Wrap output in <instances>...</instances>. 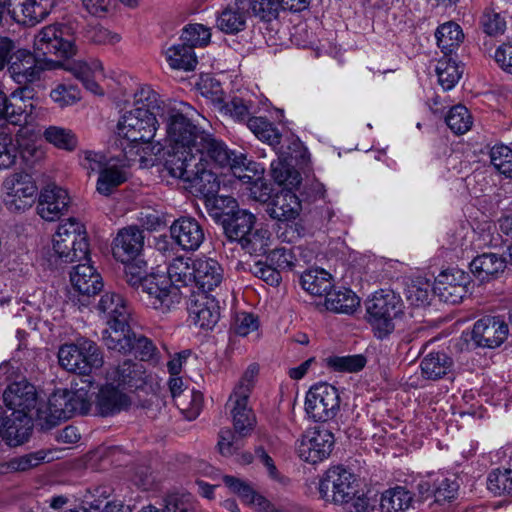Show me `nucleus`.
Instances as JSON below:
<instances>
[{"label":"nucleus","instance_id":"16","mask_svg":"<svg viewBox=\"0 0 512 512\" xmlns=\"http://www.w3.org/2000/svg\"><path fill=\"white\" fill-rule=\"evenodd\" d=\"M339 409L337 389L328 383L312 386L305 398V411L315 421H327L333 418Z\"/></svg>","mask_w":512,"mask_h":512},{"label":"nucleus","instance_id":"53","mask_svg":"<svg viewBox=\"0 0 512 512\" xmlns=\"http://www.w3.org/2000/svg\"><path fill=\"white\" fill-rule=\"evenodd\" d=\"M273 178L280 185L286 186L288 190L297 187L301 182V176L288 163L277 161L271 164Z\"/></svg>","mask_w":512,"mask_h":512},{"label":"nucleus","instance_id":"3","mask_svg":"<svg viewBox=\"0 0 512 512\" xmlns=\"http://www.w3.org/2000/svg\"><path fill=\"white\" fill-rule=\"evenodd\" d=\"M123 110L116 126V135L125 158L138 161L140 167L152 166L156 154L161 150L159 144L152 143L159 119L148 112Z\"/></svg>","mask_w":512,"mask_h":512},{"label":"nucleus","instance_id":"60","mask_svg":"<svg viewBox=\"0 0 512 512\" xmlns=\"http://www.w3.org/2000/svg\"><path fill=\"white\" fill-rule=\"evenodd\" d=\"M78 162L81 168L90 175L96 172L99 174L109 162V159L100 152L83 150L78 154Z\"/></svg>","mask_w":512,"mask_h":512},{"label":"nucleus","instance_id":"43","mask_svg":"<svg viewBox=\"0 0 512 512\" xmlns=\"http://www.w3.org/2000/svg\"><path fill=\"white\" fill-rule=\"evenodd\" d=\"M301 285L311 295L326 297L330 292L331 277L323 269H311L301 276Z\"/></svg>","mask_w":512,"mask_h":512},{"label":"nucleus","instance_id":"61","mask_svg":"<svg viewBox=\"0 0 512 512\" xmlns=\"http://www.w3.org/2000/svg\"><path fill=\"white\" fill-rule=\"evenodd\" d=\"M50 97L55 104L64 108L80 100V90L73 85L58 84L51 90Z\"/></svg>","mask_w":512,"mask_h":512},{"label":"nucleus","instance_id":"27","mask_svg":"<svg viewBox=\"0 0 512 512\" xmlns=\"http://www.w3.org/2000/svg\"><path fill=\"white\" fill-rule=\"evenodd\" d=\"M64 69L80 80L90 92L98 95L103 94V90L98 84L104 78L103 66L99 60H90L89 62L75 60L67 63Z\"/></svg>","mask_w":512,"mask_h":512},{"label":"nucleus","instance_id":"49","mask_svg":"<svg viewBox=\"0 0 512 512\" xmlns=\"http://www.w3.org/2000/svg\"><path fill=\"white\" fill-rule=\"evenodd\" d=\"M436 73L438 76L439 84L445 90H449L455 86V84L461 78L463 69L458 63L447 56L440 59L436 66Z\"/></svg>","mask_w":512,"mask_h":512},{"label":"nucleus","instance_id":"28","mask_svg":"<svg viewBox=\"0 0 512 512\" xmlns=\"http://www.w3.org/2000/svg\"><path fill=\"white\" fill-rule=\"evenodd\" d=\"M248 0L230 1L217 17V27L225 33H237L244 29L249 15Z\"/></svg>","mask_w":512,"mask_h":512},{"label":"nucleus","instance_id":"40","mask_svg":"<svg viewBox=\"0 0 512 512\" xmlns=\"http://www.w3.org/2000/svg\"><path fill=\"white\" fill-rule=\"evenodd\" d=\"M411 508H413V497L403 487L388 489L381 495V512H408Z\"/></svg>","mask_w":512,"mask_h":512},{"label":"nucleus","instance_id":"11","mask_svg":"<svg viewBox=\"0 0 512 512\" xmlns=\"http://www.w3.org/2000/svg\"><path fill=\"white\" fill-rule=\"evenodd\" d=\"M38 136L33 128L23 127L15 136L0 131V169H7L21 158L29 163L43 157V150L38 145Z\"/></svg>","mask_w":512,"mask_h":512},{"label":"nucleus","instance_id":"7","mask_svg":"<svg viewBox=\"0 0 512 512\" xmlns=\"http://www.w3.org/2000/svg\"><path fill=\"white\" fill-rule=\"evenodd\" d=\"M125 265V278L129 285L141 289L146 294V302L153 309L166 313L178 306L182 293L172 288L167 276L160 273H146V262L140 257Z\"/></svg>","mask_w":512,"mask_h":512},{"label":"nucleus","instance_id":"22","mask_svg":"<svg viewBox=\"0 0 512 512\" xmlns=\"http://www.w3.org/2000/svg\"><path fill=\"white\" fill-rule=\"evenodd\" d=\"M508 332V325L502 319L484 317L474 324L472 338L478 346L495 348L505 341Z\"/></svg>","mask_w":512,"mask_h":512},{"label":"nucleus","instance_id":"12","mask_svg":"<svg viewBox=\"0 0 512 512\" xmlns=\"http://www.w3.org/2000/svg\"><path fill=\"white\" fill-rule=\"evenodd\" d=\"M52 251L56 259L65 263L86 259L89 244L84 225L76 219L60 223L52 238Z\"/></svg>","mask_w":512,"mask_h":512},{"label":"nucleus","instance_id":"46","mask_svg":"<svg viewBox=\"0 0 512 512\" xmlns=\"http://www.w3.org/2000/svg\"><path fill=\"white\" fill-rule=\"evenodd\" d=\"M7 113L4 114L8 121L13 124L27 123L32 113L33 104L29 99H24L23 92H14L9 101L7 100Z\"/></svg>","mask_w":512,"mask_h":512},{"label":"nucleus","instance_id":"26","mask_svg":"<svg viewBox=\"0 0 512 512\" xmlns=\"http://www.w3.org/2000/svg\"><path fill=\"white\" fill-rule=\"evenodd\" d=\"M220 310L214 297L206 294L198 295L189 307V319L201 329H212L218 322Z\"/></svg>","mask_w":512,"mask_h":512},{"label":"nucleus","instance_id":"48","mask_svg":"<svg viewBox=\"0 0 512 512\" xmlns=\"http://www.w3.org/2000/svg\"><path fill=\"white\" fill-rule=\"evenodd\" d=\"M249 130L262 142L270 146L280 143L281 134L278 129L263 117H251L248 119Z\"/></svg>","mask_w":512,"mask_h":512},{"label":"nucleus","instance_id":"63","mask_svg":"<svg viewBox=\"0 0 512 512\" xmlns=\"http://www.w3.org/2000/svg\"><path fill=\"white\" fill-rule=\"evenodd\" d=\"M481 24L486 34L497 36L504 33L506 29V22L499 13L487 9L484 11L481 18Z\"/></svg>","mask_w":512,"mask_h":512},{"label":"nucleus","instance_id":"56","mask_svg":"<svg viewBox=\"0 0 512 512\" xmlns=\"http://www.w3.org/2000/svg\"><path fill=\"white\" fill-rule=\"evenodd\" d=\"M198 85L201 94L212 102L215 109L218 110L225 107V97L219 81L206 75L201 78Z\"/></svg>","mask_w":512,"mask_h":512},{"label":"nucleus","instance_id":"64","mask_svg":"<svg viewBox=\"0 0 512 512\" xmlns=\"http://www.w3.org/2000/svg\"><path fill=\"white\" fill-rule=\"evenodd\" d=\"M224 108L218 109L221 114L229 115L237 121L245 120L250 113V105L243 99L234 97L224 101Z\"/></svg>","mask_w":512,"mask_h":512},{"label":"nucleus","instance_id":"29","mask_svg":"<svg viewBox=\"0 0 512 512\" xmlns=\"http://www.w3.org/2000/svg\"><path fill=\"white\" fill-rule=\"evenodd\" d=\"M107 381H112L127 392L138 389L146 382L145 367L142 363L126 360L108 373Z\"/></svg>","mask_w":512,"mask_h":512},{"label":"nucleus","instance_id":"31","mask_svg":"<svg viewBox=\"0 0 512 512\" xmlns=\"http://www.w3.org/2000/svg\"><path fill=\"white\" fill-rule=\"evenodd\" d=\"M129 404L130 398L127 391L112 381H107V384L99 389L96 396V405L103 415L119 412L127 408Z\"/></svg>","mask_w":512,"mask_h":512},{"label":"nucleus","instance_id":"45","mask_svg":"<svg viewBox=\"0 0 512 512\" xmlns=\"http://www.w3.org/2000/svg\"><path fill=\"white\" fill-rule=\"evenodd\" d=\"M43 137L49 144L67 152L74 151L78 146V137L69 128L49 126L44 130Z\"/></svg>","mask_w":512,"mask_h":512},{"label":"nucleus","instance_id":"35","mask_svg":"<svg viewBox=\"0 0 512 512\" xmlns=\"http://www.w3.org/2000/svg\"><path fill=\"white\" fill-rule=\"evenodd\" d=\"M135 333H133L128 325V321L123 323H115V325L107 324L103 331V341L109 350L127 354L135 341Z\"/></svg>","mask_w":512,"mask_h":512},{"label":"nucleus","instance_id":"44","mask_svg":"<svg viewBox=\"0 0 512 512\" xmlns=\"http://www.w3.org/2000/svg\"><path fill=\"white\" fill-rule=\"evenodd\" d=\"M327 310L352 313L359 305V298L349 289L330 291L324 301Z\"/></svg>","mask_w":512,"mask_h":512},{"label":"nucleus","instance_id":"54","mask_svg":"<svg viewBox=\"0 0 512 512\" xmlns=\"http://www.w3.org/2000/svg\"><path fill=\"white\" fill-rule=\"evenodd\" d=\"M327 366L336 372L354 373L365 366L361 355L331 356L326 359Z\"/></svg>","mask_w":512,"mask_h":512},{"label":"nucleus","instance_id":"1","mask_svg":"<svg viewBox=\"0 0 512 512\" xmlns=\"http://www.w3.org/2000/svg\"><path fill=\"white\" fill-rule=\"evenodd\" d=\"M178 140L168 145L170 152L164 167L194 194L206 198L218 193L220 181L213 170L216 167L228 168L243 183H249L256 175V169L243 154L229 151L223 142L196 125Z\"/></svg>","mask_w":512,"mask_h":512},{"label":"nucleus","instance_id":"33","mask_svg":"<svg viewBox=\"0 0 512 512\" xmlns=\"http://www.w3.org/2000/svg\"><path fill=\"white\" fill-rule=\"evenodd\" d=\"M99 316L107 324L123 323L129 320V310L121 294L105 292L96 307Z\"/></svg>","mask_w":512,"mask_h":512},{"label":"nucleus","instance_id":"13","mask_svg":"<svg viewBox=\"0 0 512 512\" xmlns=\"http://www.w3.org/2000/svg\"><path fill=\"white\" fill-rule=\"evenodd\" d=\"M60 365L67 371L83 375L81 379H88V374L103 364V357L99 347L91 340L79 339L76 343L65 344L58 352Z\"/></svg>","mask_w":512,"mask_h":512},{"label":"nucleus","instance_id":"52","mask_svg":"<svg viewBox=\"0 0 512 512\" xmlns=\"http://www.w3.org/2000/svg\"><path fill=\"white\" fill-rule=\"evenodd\" d=\"M446 123L455 134L461 135L470 130L473 118L465 106L456 105L447 114Z\"/></svg>","mask_w":512,"mask_h":512},{"label":"nucleus","instance_id":"8","mask_svg":"<svg viewBox=\"0 0 512 512\" xmlns=\"http://www.w3.org/2000/svg\"><path fill=\"white\" fill-rule=\"evenodd\" d=\"M258 373L259 366L255 363L250 364L234 385L226 402V410L234 430L240 435H250L256 425V416L249 404V397Z\"/></svg>","mask_w":512,"mask_h":512},{"label":"nucleus","instance_id":"23","mask_svg":"<svg viewBox=\"0 0 512 512\" xmlns=\"http://www.w3.org/2000/svg\"><path fill=\"white\" fill-rule=\"evenodd\" d=\"M222 479L230 492L236 494L244 504L252 507L256 512H282L276 509L268 499L257 493L245 480L230 475H224Z\"/></svg>","mask_w":512,"mask_h":512},{"label":"nucleus","instance_id":"10","mask_svg":"<svg viewBox=\"0 0 512 512\" xmlns=\"http://www.w3.org/2000/svg\"><path fill=\"white\" fill-rule=\"evenodd\" d=\"M367 312L376 335L383 338L394 331H403V301L392 290H380L367 302Z\"/></svg>","mask_w":512,"mask_h":512},{"label":"nucleus","instance_id":"38","mask_svg":"<svg viewBox=\"0 0 512 512\" xmlns=\"http://www.w3.org/2000/svg\"><path fill=\"white\" fill-rule=\"evenodd\" d=\"M164 56L168 65L175 70L191 71L197 65L194 50L183 42L167 48Z\"/></svg>","mask_w":512,"mask_h":512},{"label":"nucleus","instance_id":"50","mask_svg":"<svg viewBox=\"0 0 512 512\" xmlns=\"http://www.w3.org/2000/svg\"><path fill=\"white\" fill-rule=\"evenodd\" d=\"M430 281L424 277H416L410 280L406 287V298L415 306L429 303L431 291Z\"/></svg>","mask_w":512,"mask_h":512},{"label":"nucleus","instance_id":"14","mask_svg":"<svg viewBox=\"0 0 512 512\" xmlns=\"http://www.w3.org/2000/svg\"><path fill=\"white\" fill-rule=\"evenodd\" d=\"M33 48L39 57L56 55L69 58L77 52L72 28L59 23L47 25L39 30L34 36Z\"/></svg>","mask_w":512,"mask_h":512},{"label":"nucleus","instance_id":"30","mask_svg":"<svg viewBox=\"0 0 512 512\" xmlns=\"http://www.w3.org/2000/svg\"><path fill=\"white\" fill-rule=\"evenodd\" d=\"M302 210L299 198L290 190L277 193L268 204L267 212L271 218L290 222L296 220Z\"/></svg>","mask_w":512,"mask_h":512},{"label":"nucleus","instance_id":"17","mask_svg":"<svg viewBox=\"0 0 512 512\" xmlns=\"http://www.w3.org/2000/svg\"><path fill=\"white\" fill-rule=\"evenodd\" d=\"M334 445L333 434L321 427L306 430L297 441L296 451L300 459L316 464L327 459Z\"/></svg>","mask_w":512,"mask_h":512},{"label":"nucleus","instance_id":"4","mask_svg":"<svg viewBox=\"0 0 512 512\" xmlns=\"http://www.w3.org/2000/svg\"><path fill=\"white\" fill-rule=\"evenodd\" d=\"M123 109L148 112L165 123L166 142H178L180 136L195 126L189 119L190 106L184 102L163 101L149 86H140L135 91L125 94L119 101Z\"/></svg>","mask_w":512,"mask_h":512},{"label":"nucleus","instance_id":"15","mask_svg":"<svg viewBox=\"0 0 512 512\" xmlns=\"http://www.w3.org/2000/svg\"><path fill=\"white\" fill-rule=\"evenodd\" d=\"M3 201L8 210L25 211L33 204L38 187L26 172L9 174L2 183Z\"/></svg>","mask_w":512,"mask_h":512},{"label":"nucleus","instance_id":"47","mask_svg":"<svg viewBox=\"0 0 512 512\" xmlns=\"http://www.w3.org/2000/svg\"><path fill=\"white\" fill-rule=\"evenodd\" d=\"M435 36L438 47L445 54L458 48L464 37L461 27L454 22L442 24L437 29Z\"/></svg>","mask_w":512,"mask_h":512},{"label":"nucleus","instance_id":"24","mask_svg":"<svg viewBox=\"0 0 512 512\" xmlns=\"http://www.w3.org/2000/svg\"><path fill=\"white\" fill-rule=\"evenodd\" d=\"M172 239L184 250H197L204 240L200 224L193 218L182 217L170 226Z\"/></svg>","mask_w":512,"mask_h":512},{"label":"nucleus","instance_id":"39","mask_svg":"<svg viewBox=\"0 0 512 512\" xmlns=\"http://www.w3.org/2000/svg\"><path fill=\"white\" fill-rule=\"evenodd\" d=\"M453 360L443 352L429 353L421 362V371L424 377L431 380L440 379L451 373Z\"/></svg>","mask_w":512,"mask_h":512},{"label":"nucleus","instance_id":"9","mask_svg":"<svg viewBox=\"0 0 512 512\" xmlns=\"http://www.w3.org/2000/svg\"><path fill=\"white\" fill-rule=\"evenodd\" d=\"M13 43L6 37H0V71L8 65L11 78L20 85H26L39 79L44 69H52L58 63L39 57L29 50L20 48L13 51Z\"/></svg>","mask_w":512,"mask_h":512},{"label":"nucleus","instance_id":"2","mask_svg":"<svg viewBox=\"0 0 512 512\" xmlns=\"http://www.w3.org/2000/svg\"><path fill=\"white\" fill-rule=\"evenodd\" d=\"M3 399L7 409L0 406V435L8 445L18 446L27 441L36 422L37 392L32 384L19 381L7 387Z\"/></svg>","mask_w":512,"mask_h":512},{"label":"nucleus","instance_id":"6","mask_svg":"<svg viewBox=\"0 0 512 512\" xmlns=\"http://www.w3.org/2000/svg\"><path fill=\"white\" fill-rule=\"evenodd\" d=\"M92 381L79 379L74 382L73 390H57L51 394L45 403L37 407L36 423L42 429H49L60 420L68 419L75 413L86 414L92 403Z\"/></svg>","mask_w":512,"mask_h":512},{"label":"nucleus","instance_id":"37","mask_svg":"<svg viewBox=\"0 0 512 512\" xmlns=\"http://www.w3.org/2000/svg\"><path fill=\"white\" fill-rule=\"evenodd\" d=\"M256 223L255 215L246 210H237L232 216L223 221V227L229 239L241 243Z\"/></svg>","mask_w":512,"mask_h":512},{"label":"nucleus","instance_id":"42","mask_svg":"<svg viewBox=\"0 0 512 512\" xmlns=\"http://www.w3.org/2000/svg\"><path fill=\"white\" fill-rule=\"evenodd\" d=\"M272 242V234L263 224L257 222L247 236L240 243L242 248L250 254H265Z\"/></svg>","mask_w":512,"mask_h":512},{"label":"nucleus","instance_id":"20","mask_svg":"<svg viewBox=\"0 0 512 512\" xmlns=\"http://www.w3.org/2000/svg\"><path fill=\"white\" fill-rule=\"evenodd\" d=\"M144 235L141 230L130 226L121 229L112 243V254L119 262H131L141 256Z\"/></svg>","mask_w":512,"mask_h":512},{"label":"nucleus","instance_id":"59","mask_svg":"<svg viewBox=\"0 0 512 512\" xmlns=\"http://www.w3.org/2000/svg\"><path fill=\"white\" fill-rule=\"evenodd\" d=\"M488 489L495 495H502L512 491V470H494L488 477Z\"/></svg>","mask_w":512,"mask_h":512},{"label":"nucleus","instance_id":"55","mask_svg":"<svg viewBox=\"0 0 512 512\" xmlns=\"http://www.w3.org/2000/svg\"><path fill=\"white\" fill-rule=\"evenodd\" d=\"M490 160L499 173L512 178V149L505 145H496L490 151Z\"/></svg>","mask_w":512,"mask_h":512},{"label":"nucleus","instance_id":"58","mask_svg":"<svg viewBox=\"0 0 512 512\" xmlns=\"http://www.w3.org/2000/svg\"><path fill=\"white\" fill-rule=\"evenodd\" d=\"M52 459L53 455L51 452L41 450L12 459L10 461V468L15 471H26Z\"/></svg>","mask_w":512,"mask_h":512},{"label":"nucleus","instance_id":"32","mask_svg":"<svg viewBox=\"0 0 512 512\" xmlns=\"http://www.w3.org/2000/svg\"><path fill=\"white\" fill-rule=\"evenodd\" d=\"M194 284L204 292L213 291L224 280V270L212 258H196Z\"/></svg>","mask_w":512,"mask_h":512},{"label":"nucleus","instance_id":"51","mask_svg":"<svg viewBox=\"0 0 512 512\" xmlns=\"http://www.w3.org/2000/svg\"><path fill=\"white\" fill-rule=\"evenodd\" d=\"M248 435H240L235 430L222 429L219 432L217 450L224 457L235 456L244 446V438Z\"/></svg>","mask_w":512,"mask_h":512},{"label":"nucleus","instance_id":"62","mask_svg":"<svg viewBox=\"0 0 512 512\" xmlns=\"http://www.w3.org/2000/svg\"><path fill=\"white\" fill-rule=\"evenodd\" d=\"M206 200V205L214 211L215 216H219L220 214H224L227 216H232L235 213V208L237 207V203L234 198L230 196L218 195L215 193L210 197L204 198Z\"/></svg>","mask_w":512,"mask_h":512},{"label":"nucleus","instance_id":"18","mask_svg":"<svg viewBox=\"0 0 512 512\" xmlns=\"http://www.w3.org/2000/svg\"><path fill=\"white\" fill-rule=\"evenodd\" d=\"M469 276L458 268L442 271L435 279L433 291L440 300L457 304L467 293Z\"/></svg>","mask_w":512,"mask_h":512},{"label":"nucleus","instance_id":"21","mask_svg":"<svg viewBox=\"0 0 512 512\" xmlns=\"http://www.w3.org/2000/svg\"><path fill=\"white\" fill-rule=\"evenodd\" d=\"M54 6L55 0H9L8 11L16 22L33 25L46 18Z\"/></svg>","mask_w":512,"mask_h":512},{"label":"nucleus","instance_id":"5","mask_svg":"<svg viewBox=\"0 0 512 512\" xmlns=\"http://www.w3.org/2000/svg\"><path fill=\"white\" fill-rule=\"evenodd\" d=\"M320 497L345 512H371L373 506L361 491V483L355 474L342 466L329 468L319 482Z\"/></svg>","mask_w":512,"mask_h":512},{"label":"nucleus","instance_id":"41","mask_svg":"<svg viewBox=\"0 0 512 512\" xmlns=\"http://www.w3.org/2000/svg\"><path fill=\"white\" fill-rule=\"evenodd\" d=\"M504 268L505 260L494 253L479 255L470 263L471 272L482 281L503 272Z\"/></svg>","mask_w":512,"mask_h":512},{"label":"nucleus","instance_id":"25","mask_svg":"<svg viewBox=\"0 0 512 512\" xmlns=\"http://www.w3.org/2000/svg\"><path fill=\"white\" fill-rule=\"evenodd\" d=\"M138 161L120 162L115 158H109V162L98 174L96 191L103 195H111L128 178L127 167Z\"/></svg>","mask_w":512,"mask_h":512},{"label":"nucleus","instance_id":"57","mask_svg":"<svg viewBox=\"0 0 512 512\" xmlns=\"http://www.w3.org/2000/svg\"><path fill=\"white\" fill-rule=\"evenodd\" d=\"M211 37L210 29L202 24H190L183 29L181 40L192 49L196 46H205Z\"/></svg>","mask_w":512,"mask_h":512},{"label":"nucleus","instance_id":"19","mask_svg":"<svg viewBox=\"0 0 512 512\" xmlns=\"http://www.w3.org/2000/svg\"><path fill=\"white\" fill-rule=\"evenodd\" d=\"M70 204L68 192L56 185L48 184L40 192L37 212L47 221H54L67 212Z\"/></svg>","mask_w":512,"mask_h":512},{"label":"nucleus","instance_id":"34","mask_svg":"<svg viewBox=\"0 0 512 512\" xmlns=\"http://www.w3.org/2000/svg\"><path fill=\"white\" fill-rule=\"evenodd\" d=\"M70 282L76 292L87 296L96 294L103 287L100 274L90 264L74 267L70 273Z\"/></svg>","mask_w":512,"mask_h":512},{"label":"nucleus","instance_id":"36","mask_svg":"<svg viewBox=\"0 0 512 512\" xmlns=\"http://www.w3.org/2000/svg\"><path fill=\"white\" fill-rule=\"evenodd\" d=\"M196 258L179 256L172 260L168 266V281L172 288L187 287L194 283Z\"/></svg>","mask_w":512,"mask_h":512}]
</instances>
